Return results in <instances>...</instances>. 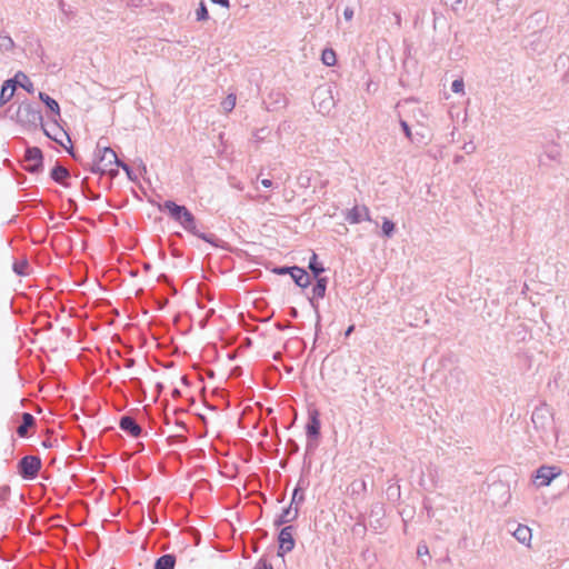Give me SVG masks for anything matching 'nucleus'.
<instances>
[{"instance_id":"obj_1","label":"nucleus","mask_w":569,"mask_h":569,"mask_svg":"<svg viewBox=\"0 0 569 569\" xmlns=\"http://www.w3.org/2000/svg\"><path fill=\"white\" fill-rule=\"evenodd\" d=\"M158 209L167 212L168 216L178 222L186 231L210 243L212 247H220V239L214 233L201 232L197 227L194 214L183 204H178L173 200H166L158 204Z\"/></svg>"},{"instance_id":"obj_2","label":"nucleus","mask_w":569,"mask_h":569,"mask_svg":"<svg viewBox=\"0 0 569 569\" xmlns=\"http://www.w3.org/2000/svg\"><path fill=\"white\" fill-rule=\"evenodd\" d=\"M531 421L537 431L548 435L553 428V411L551 407L546 402H541L532 411Z\"/></svg>"},{"instance_id":"obj_3","label":"nucleus","mask_w":569,"mask_h":569,"mask_svg":"<svg viewBox=\"0 0 569 569\" xmlns=\"http://www.w3.org/2000/svg\"><path fill=\"white\" fill-rule=\"evenodd\" d=\"M17 120L24 127L37 128L42 126L43 117L38 106L22 102L17 110Z\"/></svg>"},{"instance_id":"obj_4","label":"nucleus","mask_w":569,"mask_h":569,"mask_svg":"<svg viewBox=\"0 0 569 569\" xmlns=\"http://www.w3.org/2000/svg\"><path fill=\"white\" fill-rule=\"evenodd\" d=\"M274 274H289L292 281L301 289H307L311 284V276L299 266H277L271 270Z\"/></svg>"},{"instance_id":"obj_5","label":"nucleus","mask_w":569,"mask_h":569,"mask_svg":"<svg viewBox=\"0 0 569 569\" xmlns=\"http://www.w3.org/2000/svg\"><path fill=\"white\" fill-rule=\"evenodd\" d=\"M313 279H315V283L311 289L312 296H308V301H309L310 306L312 307V309L315 310L316 318H317L316 329L318 331L320 329V319H321V316L319 312L318 299H323L326 297L329 279H328V277H318V278H313Z\"/></svg>"},{"instance_id":"obj_6","label":"nucleus","mask_w":569,"mask_h":569,"mask_svg":"<svg viewBox=\"0 0 569 569\" xmlns=\"http://www.w3.org/2000/svg\"><path fill=\"white\" fill-rule=\"evenodd\" d=\"M42 467V462L40 457L38 456H23L18 465V473L24 480H33L37 478L40 469Z\"/></svg>"},{"instance_id":"obj_7","label":"nucleus","mask_w":569,"mask_h":569,"mask_svg":"<svg viewBox=\"0 0 569 569\" xmlns=\"http://www.w3.org/2000/svg\"><path fill=\"white\" fill-rule=\"evenodd\" d=\"M321 422L319 419L318 411L309 413L308 422L306 425L307 436V451H312L318 446V439L320 437Z\"/></svg>"},{"instance_id":"obj_8","label":"nucleus","mask_w":569,"mask_h":569,"mask_svg":"<svg viewBox=\"0 0 569 569\" xmlns=\"http://www.w3.org/2000/svg\"><path fill=\"white\" fill-rule=\"evenodd\" d=\"M24 169L37 174L43 170V152L39 147H28L23 157Z\"/></svg>"},{"instance_id":"obj_9","label":"nucleus","mask_w":569,"mask_h":569,"mask_svg":"<svg viewBox=\"0 0 569 569\" xmlns=\"http://www.w3.org/2000/svg\"><path fill=\"white\" fill-rule=\"evenodd\" d=\"M313 104L318 106V111L328 114L335 107L336 102L329 87H319L313 93Z\"/></svg>"},{"instance_id":"obj_10","label":"nucleus","mask_w":569,"mask_h":569,"mask_svg":"<svg viewBox=\"0 0 569 569\" xmlns=\"http://www.w3.org/2000/svg\"><path fill=\"white\" fill-rule=\"evenodd\" d=\"M295 527L288 525L281 528L278 533V556L283 557L286 553L295 549L296 540L293 538Z\"/></svg>"},{"instance_id":"obj_11","label":"nucleus","mask_w":569,"mask_h":569,"mask_svg":"<svg viewBox=\"0 0 569 569\" xmlns=\"http://www.w3.org/2000/svg\"><path fill=\"white\" fill-rule=\"evenodd\" d=\"M559 470L553 466H541L536 470V475L533 477V482L537 487H546L551 483V481L559 476Z\"/></svg>"},{"instance_id":"obj_12","label":"nucleus","mask_w":569,"mask_h":569,"mask_svg":"<svg viewBox=\"0 0 569 569\" xmlns=\"http://www.w3.org/2000/svg\"><path fill=\"white\" fill-rule=\"evenodd\" d=\"M119 428L133 438H141L144 435L142 428L128 415L120 417Z\"/></svg>"},{"instance_id":"obj_13","label":"nucleus","mask_w":569,"mask_h":569,"mask_svg":"<svg viewBox=\"0 0 569 569\" xmlns=\"http://www.w3.org/2000/svg\"><path fill=\"white\" fill-rule=\"evenodd\" d=\"M264 103L268 111H279L286 108L288 99L281 91H271L268 96V101Z\"/></svg>"},{"instance_id":"obj_14","label":"nucleus","mask_w":569,"mask_h":569,"mask_svg":"<svg viewBox=\"0 0 569 569\" xmlns=\"http://www.w3.org/2000/svg\"><path fill=\"white\" fill-rule=\"evenodd\" d=\"M97 157L98 161L102 164L104 169L111 164L117 166V162H121V160L118 159L117 153L110 147H104L100 149V146L98 144Z\"/></svg>"},{"instance_id":"obj_15","label":"nucleus","mask_w":569,"mask_h":569,"mask_svg":"<svg viewBox=\"0 0 569 569\" xmlns=\"http://www.w3.org/2000/svg\"><path fill=\"white\" fill-rule=\"evenodd\" d=\"M371 221L369 210L367 207H362L361 209L359 207H353L352 209L348 210L346 214V220L351 223L356 224L361 222L362 220Z\"/></svg>"},{"instance_id":"obj_16","label":"nucleus","mask_w":569,"mask_h":569,"mask_svg":"<svg viewBox=\"0 0 569 569\" xmlns=\"http://www.w3.org/2000/svg\"><path fill=\"white\" fill-rule=\"evenodd\" d=\"M36 426V418L29 412H22L21 422L16 432L20 438L28 437V429Z\"/></svg>"},{"instance_id":"obj_17","label":"nucleus","mask_w":569,"mask_h":569,"mask_svg":"<svg viewBox=\"0 0 569 569\" xmlns=\"http://www.w3.org/2000/svg\"><path fill=\"white\" fill-rule=\"evenodd\" d=\"M512 532V536L522 545L530 546V541L532 538L531 529L526 525H517L516 529Z\"/></svg>"},{"instance_id":"obj_18","label":"nucleus","mask_w":569,"mask_h":569,"mask_svg":"<svg viewBox=\"0 0 569 569\" xmlns=\"http://www.w3.org/2000/svg\"><path fill=\"white\" fill-rule=\"evenodd\" d=\"M70 177V172L67 168L63 166H60L57 163L50 171V178L57 182L61 183L64 187H68L69 184L63 182V180L68 179Z\"/></svg>"},{"instance_id":"obj_19","label":"nucleus","mask_w":569,"mask_h":569,"mask_svg":"<svg viewBox=\"0 0 569 569\" xmlns=\"http://www.w3.org/2000/svg\"><path fill=\"white\" fill-rule=\"evenodd\" d=\"M9 80H14V89L19 86L29 93L34 92L33 83L30 81L28 76L24 74L22 71L17 72L16 76L13 78H10Z\"/></svg>"},{"instance_id":"obj_20","label":"nucleus","mask_w":569,"mask_h":569,"mask_svg":"<svg viewBox=\"0 0 569 569\" xmlns=\"http://www.w3.org/2000/svg\"><path fill=\"white\" fill-rule=\"evenodd\" d=\"M14 94V80H6L1 87L0 107L9 102Z\"/></svg>"},{"instance_id":"obj_21","label":"nucleus","mask_w":569,"mask_h":569,"mask_svg":"<svg viewBox=\"0 0 569 569\" xmlns=\"http://www.w3.org/2000/svg\"><path fill=\"white\" fill-rule=\"evenodd\" d=\"M308 269L310 270L312 278L322 277L321 274L326 271L316 252H312L309 259Z\"/></svg>"},{"instance_id":"obj_22","label":"nucleus","mask_w":569,"mask_h":569,"mask_svg":"<svg viewBox=\"0 0 569 569\" xmlns=\"http://www.w3.org/2000/svg\"><path fill=\"white\" fill-rule=\"evenodd\" d=\"M174 566L176 556L173 553H166L156 560L153 569H174Z\"/></svg>"},{"instance_id":"obj_23","label":"nucleus","mask_w":569,"mask_h":569,"mask_svg":"<svg viewBox=\"0 0 569 569\" xmlns=\"http://www.w3.org/2000/svg\"><path fill=\"white\" fill-rule=\"evenodd\" d=\"M39 99L46 106V108L54 116H60L59 103L46 92H39Z\"/></svg>"},{"instance_id":"obj_24","label":"nucleus","mask_w":569,"mask_h":569,"mask_svg":"<svg viewBox=\"0 0 569 569\" xmlns=\"http://www.w3.org/2000/svg\"><path fill=\"white\" fill-rule=\"evenodd\" d=\"M321 60H322L323 64H326L328 67L335 66L336 62H337L336 51L333 49H331V48H326L322 51Z\"/></svg>"},{"instance_id":"obj_25","label":"nucleus","mask_w":569,"mask_h":569,"mask_svg":"<svg viewBox=\"0 0 569 569\" xmlns=\"http://www.w3.org/2000/svg\"><path fill=\"white\" fill-rule=\"evenodd\" d=\"M303 501H305V490L300 486V482H298V485L295 487V489L292 491L290 503L299 507V505L302 503Z\"/></svg>"},{"instance_id":"obj_26","label":"nucleus","mask_w":569,"mask_h":569,"mask_svg":"<svg viewBox=\"0 0 569 569\" xmlns=\"http://www.w3.org/2000/svg\"><path fill=\"white\" fill-rule=\"evenodd\" d=\"M282 516L288 520V522L295 521L299 516V507L289 503L288 507L283 508Z\"/></svg>"},{"instance_id":"obj_27","label":"nucleus","mask_w":569,"mask_h":569,"mask_svg":"<svg viewBox=\"0 0 569 569\" xmlns=\"http://www.w3.org/2000/svg\"><path fill=\"white\" fill-rule=\"evenodd\" d=\"M381 231L383 237L391 238L396 232V223L388 218H383Z\"/></svg>"},{"instance_id":"obj_28","label":"nucleus","mask_w":569,"mask_h":569,"mask_svg":"<svg viewBox=\"0 0 569 569\" xmlns=\"http://www.w3.org/2000/svg\"><path fill=\"white\" fill-rule=\"evenodd\" d=\"M236 94L233 93H230L228 94L221 102V108L223 109L224 112H230L234 109L236 107Z\"/></svg>"},{"instance_id":"obj_29","label":"nucleus","mask_w":569,"mask_h":569,"mask_svg":"<svg viewBox=\"0 0 569 569\" xmlns=\"http://www.w3.org/2000/svg\"><path fill=\"white\" fill-rule=\"evenodd\" d=\"M28 267H29V262L27 259H23L21 261H16L12 266V269L14 271L16 274L18 276H26L28 273Z\"/></svg>"},{"instance_id":"obj_30","label":"nucleus","mask_w":569,"mask_h":569,"mask_svg":"<svg viewBox=\"0 0 569 569\" xmlns=\"http://www.w3.org/2000/svg\"><path fill=\"white\" fill-rule=\"evenodd\" d=\"M14 47V42L7 33L0 32V49L9 51Z\"/></svg>"},{"instance_id":"obj_31","label":"nucleus","mask_w":569,"mask_h":569,"mask_svg":"<svg viewBox=\"0 0 569 569\" xmlns=\"http://www.w3.org/2000/svg\"><path fill=\"white\" fill-rule=\"evenodd\" d=\"M560 149L558 146L556 144H552V146H549L547 147L546 151H545V156L549 159V160H558L560 158Z\"/></svg>"},{"instance_id":"obj_32","label":"nucleus","mask_w":569,"mask_h":569,"mask_svg":"<svg viewBox=\"0 0 569 569\" xmlns=\"http://www.w3.org/2000/svg\"><path fill=\"white\" fill-rule=\"evenodd\" d=\"M196 16L198 21H207L209 19V12L203 1L200 2L198 9L196 10Z\"/></svg>"},{"instance_id":"obj_33","label":"nucleus","mask_w":569,"mask_h":569,"mask_svg":"<svg viewBox=\"0 0 569 569\" xmlns=\"http://www.w3.org/2000/svg\"><path fill=\"white\" fill-rule=\"evenodd\" d=\"M87 178H84L81 182V189H82V193L83 196L89 199V200H98L100 198V194H97V193H93L88 184H87Z\"/></svg>"},{"instance_id":"obj_34","label":"nucleus","mask_w":569,"mask_h":569,"mask_svg":"<svg viewBox=\"0 0 569 569\" xmlns=\"http://www.w3.org/2000/svg\"><path fill=\"white\" fill-rule=\"evenodd\" d=\"M446 6H449L456 13L465 9L462 6L463 0H441Z\"/></svg>"},{"instance_id":"obj_35","label":"nucleus","mask_w":569,"mask_h":569,"mask_svg":"<svg viewBox=\"0 0 569 569\" xmlns=\"http://www.w3.org/2000/svg\"><path fill=\"white\" fill-rule=\"evenodd\" d=\"M117 167L121 168L126 172V174L130 181L137 180V176L134 174L132 168L129 164L121 161V162H117Z\"/></svg>"},{"instance_id":"obj_36","label":"nucleus","mask_w":569,"mask_h":569,"mask_svg":"<svg viewBox=\"0 0 569 569\" xmlns=\"http://www.w3.org/2000/svg\"><path fill=\"white\" fill-rule=\"evenodd\" d=\"M298 451H299V445L295 440L289 439L286 443V452L289 456H291V455H296Z\"/></svg>"},{"instance_id":"obj_37","label":"nucleus","mask_w":569,"mask_h":569,"mask_svg":"<svg viewBox=\"0 0 569 569\" xmlns=\"http://www.w3.org/2000/svg\"><path fill=\"white\" fill-rule=\"evenodd\" d=\"M41 129H42L43 133L46 134V137H48L49 139L53 140L57 143L63 146L62 139L59 138L57 134H54V131L48 130L43 124L41 126Z\"/></svg>"},{"instance_id":"obj_38","label":"nucleus","mask_w":569,"mask_h":569,"mask_svg":"<svg viewBox=\"0 0 569 569\" xmlns=\"http://www.w3.org/2000/svg\"><path fill=\"white\" fill-rule=\"evenodd\" d=\"M463 88H465V83H463V80L462 79H456L452 81L451 83V90L455 92V93H460V92H463Z\"/></svg>"},{"instance_id":"obj_39","label":"nucleus","mask_w":569,"mask_h":569,"mask_svg":"<svg viewBox=\"0 0 569 569\" xmlns=\"http://www.w3.org/2000/svg\"><path fill=\"white\" fill-rule=\"evenodd\" d=\"M129 383H130V386H131L134 390H137V391H142V392L144 393V390L142 389V381H141V379H140V378H137V377L131 378V379L129 380Z\"/></svg>"},{"instance_id":"obj_40","label":"nucleus","mask_w":569,"mask_h":569,"mask_svg":"<svg viewBox=\"0 0 569 569\" xmlns=\"http://www.w3.org/2000/svg\"><path fill=\"white\" fill-rule=\"evenodd\" d=\"M90 171L96 174H103L106 172V169L101 166V163L98 161V163H93L90 167Z\"/></svg>"},{"instance_id":"obj_41","label":"nucleus","mask_w":569,"mask_h":569,"mask_svg":"<svg viewBox=\"0 0 569 569\" xmlns=\"http://www.w3.org/2000/svg\"><path fill=\"white\" fill-rule=\"evenodd\" d=\"M289 522L286 518H283L282 513H280L273 521V526L279 528V527H284V526H288Z\"/></svg>"},{"instance_id":"obj_42","label":"nucleus","mask_w":569,"mask_h":569,"mask_svg":"<svg viewBox=\"0 0 569 569\" xmlns=\"http://www.w3.org/2000/svg\"><path fill=\"white\" fill-rule=\"evenodd\" d=\"M254 569H273V566L270 562H268L266 559H260L257 562Z\"/></svg>"},{"instance_id":"obj_43","label":"nucleus","mask_w":569,"mask_h":569,"mask_svg":"<svg viewBox=\"0 0 569 569\" xmlns=\"http://www.w3.org/2000/svg\"><path fill=\"white\" fill-rule=\"evenodd\" d=\"M400 126H401V129H402V131H403L405 136H406L408 139H410V140H411V129H410V127H409L408 122H407V121H405V120H400Z\"/></svg>"},{"instance_id":"obj_44","label":"nucleus","mask_w":569,"mask_h":569,"mask_svg":"<svg viewBox=\"0 0 569 569\" xmlns=\"http://www.w3.org/2000/svg\"><path fill=\"white\" fill-rule=\"evenodd\" d=\"M184 441H186V437L182 435H174V436L168 437V442L170 445H173L176 442H184Z\"/></svg>"},{"instance_id":"obj_45","label":"nucleus","mask_w":569,"mask_h":569,"mask_svg":"<svg viewBox=\"0 0 569 569\" xmlns=\"http://www.w3.org/2000/svg\"><path fill=\"white\" fill-rule=\"evenodd\" d=\"M10 488L8 486L0 487V502L8 499Z\"/></svg>"},{"instance_id":"obj_46","label":"nucleus","mask_w":569,"mask_h":569,"mask_svg":"<svg viewBox=\"0 0 569 569\" xmlns=\"http://www.w3.org/2000/svg\"><path fill=\"white\" fill-rule=\"evenodd\" d=\"M417 553H418V556L428 555L429 553L428 547L426 545H419L417 548Z\"/></svg>"},{"instance_id":"obj_47","label":"nucleus","mask_w":569,"mask_h":569,"mask_svg":"<svg viewBox=\"0 0 569 569\" xmlns=\"http://www.w3.org/2000/svg\"><path fill=\"white\" fill-rule=\"evenodd\" d=\"M212 3L214 4H219L223 8H229L230 7V1L229 0H210Z\"/></svg>"},{"instance_id":"obj_48","label":"nucleus","mask_w":569,"mask_h":569,"mask_svg":"<svg viewBox=\"0 0 569 569\" xmlns=\"http://www.w3.org/2000/svg\"><path fill=\"white\" fill-rule=\"evenodd\" d=\"M463 150L466 153H472L475 150H476V147L472 142H469V143H465L463 146Z\"/></svg>"},{"instance_id":"obj_49","label":"nucleus","mask_w":569,"mask_h":569,"mask_svg":"<svg viewBox=\"0 0 569 569\" xmlns=\"http://www.w3.org/2000/svg\"><path fill=\"white\" fill-rule=\"evenodd\" d=\"M343 17L346 20H351L353 17V10L351 8H346L343 11Z\"/></svg>"},{"instance_id":"obj_50","label":"nucleus","mask_w":569,"mask_h":569,"mask_svg":"<svg viewBox=\"0 0 569 569\" xmlns=\"http://www.w3.org/2000/svg\"><path fill=\"white\" fill-rule=\"evenodd\" d=\"M53 128L58 131H61V134L66 137L68 140H70L68 133L60 128L56 119L53 120Z\"/></svg>"},{"instance_id":"obj_51","label":"nucleus","mask_w":569,"mask_h":569,"mask_svg":"<svg viewBox=\"0 0 569 569\" xmlns=\"http://www.w3.org/2000/svg\"><path fill=\"white\" fill-rule=\"evenodd\" d=\"M260 183L264 188H271L273 186V181L271 179H262Z\"/></svg>"},{"instance_id":"obj_52","label":"nucleus","mask_w":569,"mask_h":569,"mask_svg":"<svg viewBox=\"0 0 569 569\" xmlns=\"http://www.w3.org/2000/svg\"><path fill=\"white\" fill-rule=\"evenodd\" d=\"M66 150L74 160H78V157L72 147H69V148L66 147Z\"/></svg>"},{"instance_id":"obj_53","label":"nucleus","mask_w":569,"mask_h":569,"mask_svg":"<svg viewBox=\"0 0 569 569\" xmlns=\"http://www.w3.org/2000/svg\"><path fill=\"white\" fill-rule=\"evenodd\" d=\"M104 173H108L113 178V177L118 176L119 171H118V169H109V170L106 169Z\"/></svg>"},{"instance_id":"obj_54","label":"nucleus","mask_w":569,"mask_h":569,"mask_svg":"<svg viewBox=\"0 0 569 569\" xmlns=\"http://www.w3.org/2000/svg\"><path fill=\"white\" fill-rule=\"evenodd\" d=\"M289 315L292 318H297L298 317V310L295 307H291L290 310H289Z\"/></svg>"},{"instance_id":"obj_55","label":"nucleus","mask_w":569,"mask_h":569,"mask_svg":"<svg viewBox=\"0 0 569 569\" xmlns=\"http://www.w3.org/2000/svg\"><path fill=\"white\" fill-rule=\"evenodd\" d=\"M353 330H355V326L353 325L349 326L347 328V330L345 331V336L349 337L353 332Z\"/></svg>"},{"instance_id":"obj_56","label":"nucleus","mask_w":569,"mask_h":569,"mask_svg":"<svg viewBox=\"0 0 569 569\" xmlns=\"http://www.w3.org/2000/svg\"><path fill=\"white\" fill-rule=\"evenodd\" d=\"M68 202H69V204H70L71 207H73V208H74V210L77 209V203H76V201H74V200L69 199V200H68Z\"/></svg>"},{"instance_id":"obj_57","label":"nucleus","mask_w":569,"mask_h":569,"mask_svg":"<svg viewBox=\"0 0 569 569\" xmlns=\"http://www.w3.org/2000/svg\"><path fill=\"white\" fill-rule=\"evenodd\" d=\"M284 498H286V493H281V495L278 497L277 501H278V502H282V501L284 500Z\"/></svg>"},{"instance_id":"obj_58","label":"nucleus","mask_w":569,"mask_h":569,"mask_svg":"<svg viewBox=\"0 0 569 569\" xmlns=\"http://www.w3.org/2000/svg\"><path fill=\"white\" fill-rule=\"evenodd\" d=\"M561 569H569V560H567V561H565V562L562 563Z\"/></svg>"},{"instance_id":"obj_59","label":"nucleus","mask_w":569,"mask_h":569,"mask_svg":"<svg viewBox=\"0 0 569 569\" xmlns=\"http://www.w3.org/2000/svg\"><path fill=\"white\" fill-rule=\"evenodd\" d=\"M541 13L540 12H535L530 18H541Z\"/></svg>"},{"instance_id":"obj_60","label":"nucleus","mask_w":569,"mask_h":569,"mask_svg":"<svg viewBox=\"0 0 569 569\" xmlns=\"http://www.w3.org/2000/svg\"><path fill=\"white\" fill-rule=\"evenodd\" d=\"M177 425L182 429L187 430V426L183 422H177Z\"/></svg>"},{"instance_id":"obj_61","label":"nucleus","mask_w":569,"mask_h":569,"mask_svg":"<svg viewBox=\"0 0 569 569\" xmlns=\"http://www.w3.org/2000/svg\"><path fill=\"white\" fill-rule=\"evenodd\" d=\"M132 365H133V360H132V359H129V360L127 361V367H131Z\"/></svg>"},{"instance_id":"obj_62","label":"nucleus","mask_w":569,"mask_h":569,"mask_svg":"<svg viewBox=\"0 0 569 569\" xmlns=\"http://www.w3.org/2000/svg\"><path fill=\"white\" fill-rule=\"evenodd\" d=\"M42 445H43L44 447H47V448H48V447H50V443H49V442H47V441H44Z\"/></svg>"}]
</instances>
